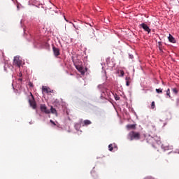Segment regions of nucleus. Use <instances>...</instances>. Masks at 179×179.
Returning <instances> with one entry per match:
<instances>
[{
    "mask_svg": "<svg viewBox=\"0 0 179 179\" xmlns=\"http://www.w3.org/2000/svg\"><path fill=\"white\" fill-rule=\"evenodd\" d=\"M49 3L50 5H51L50 8L45 7L44 4H40L38 2H36V1H33L32 6H35V8H37L38 9H40L41 8V9H45V10H47V9L50 8V10H53L55 13H58V11L55 10V9H57V6H55L54 4H52V3L50 1H49Z\"/></svg>",
    "mask_w": 179,
    "mask_h": 179,
    "instance_id": "nucleus-1",
    "label": "nucleus"
},
{
    "mask_svg": "<svg viewBox=\"0 0 179 179\" xmlns=\"http://www.w3.org/2000/svg\"><path fill=\"white\" fill-rule=\"evenodd\" d=\"M127 139L129 141H138V139H141V134L136 131H130L127 136Z\"/></svg>",
    "mask_w": 179,
    "mask_h": 179,
    "instance_id": "nucleus-2",
    "label": "nucleus"
},
{
    "mask_svg": "<svg viewBox=\"0 0 179 179\" xmlns=\"http://www.w3.org/2000/svg\"><path fill=\"white\" fill-rule=\"evenodd\" d=\"M31 99L29 100V106L34 109L36 110L37 108V103H36V100H34V96L33 94L30 93Z\"/></svg>",
    "mask_w": 179,
    "mask_h": 179,
    "instance_id": "nucleus-3",
    "label": "nucleus"
},
{
    "mask_svg": "<svg viewBox=\"0 0 179 179\" xmlns=\"http://www.w3.org/2000/svg\"><path fill=\"white\" fill-rule=\"evenodd\" d=\"M147 142H148V143H155V142L159 143L160 142V137L157 136H155L154 137L151 136L149 139H147Z\"/></svg>",
    "mask_w": 179,
    "mask_h": 179,
    "instance_id": "nucleus-4",
    "label": "nucleus"
},
{
    "mask_svg": "<svg viewBox=\"0 0 179 179\" xmlns=\"http://www.w3.org/2000/svg\"><path fill=\"white\" fill-rule=\"evenodd\" d=\"M13 64L16 66H18V68H20V66H22V61L20 60V56L14 57Z\"/></svg>",
    "mask_w": 179,
    "mask_h": 179,
    "instance_id": "nucleus-5",
    "label": "nucleus"
},
{
    "mask_svg": "<svg viewBox=\"0 0 179 179\" xmlns=\"http://www.w3.org/2000/svg\"><path fill=\"white\" fill-rule=\"evenodd\" d=\"M40 108H41V111L42 113H44L45 114L50 113V109L47 108V106H45V104H41Z\"/></svg>",
    "mask_w": 179,
    "mask_h": 179,
    "instance_id": "nucleus-6",
    "label": "nucleus"
},
{
    "mask_svg": "<svg viewBox=\"0 0 179 179\" xmlns=\"http://www.w3.org/2000/svg\"><path fill=\"white\" fill-rule=\"evenodd\" d=\"M75 67L78 71V72L81 73V75H85V69L82 64H75Z\"/></svg>",
    "mask_w": 179,
    "mask_h": 179,
    "instance_id": "nucleus-7",
    "label": "nucleus"
},
{
    "mask_svg": "<svg viewBox=\"0 0 179 179\" xmlns=\"http://www.w3.org/2000/svg\"><path fill=\"white\" fill-rule=\"evenodd\" d=\"M140 27H141L142 29H143V30L145 31H147V33L149 34V33H150L151 29L149 27V26H148V24H145V23H141L140 25Z\"/></svg>",
    "mask_w": 179,
    "mask_h": 179,
    "instance_id": "nucleus-8",
    "label": "nucleus"
},
{
    "mask_svg": "<svg viewBox=\"0 0 179 179\" xmlns=\"http://www.w3.org/2000/svg\"><path fill=\"white\" fill-rule=\"evenodd\" d=\"M42 92L48 94V93H52L53 90H51V89L47 86H43Z\"/></svg>",
    "mask_w": 179,
    "mask_h": 179,
    "instance_id": "nucleus-9",
    "label": "nucleus"
},
{
    "mask_svg": "<svg viewBox=\"0 0 179 179\" xmlns=\"http://www.w3.org/2000/svg\"><path fill=\"white\" fill-rule=\"evenodd\" d=\"M98 89H99V90H101V92L104 93V90H106V89H107V86L106 85L105 83L100 84L98 85Z\"/></svg>",
    "mask_w": 179,
    "mask_h": 179,
    "instance_id": "nucleus-10",
    "label": "nucleus"
},
{
    "mask_svg": "<svg viewBox=\"0 0 179 179\" xmlns=\"http://www.w3.org/2000/svg\"><path fill=\"white\" fill-rule=\"evenodd\" d=\"M52 50H53L55 57H58V55H59V54H60L59 53V48H56L55 46H53Z\"/></svg>",
    "mask_w": 179,
    "mask_h": 179,
    "instance_id": "nucleus-11",
    "label": "nucleus"
},
{
    "mask_svg": "<svg viewBox=\"0 0 179 179\" xmlns=\"http://www.w3.org/2000/svg\"><path fill=\"white\" fill-rule=\"evenodd\" d=\"M172 146L166 145V144H162V149H163V150L166 151V150H170L172 149Z\"/></svg>",
    "mask_w": 179,
    "mask_h": 179,
    "instance_id": "nucleus-12",
    "label": "nucleus"
},
{
    "mask_svg": "<svg viewBox=\"0 0 179 179\" xmlns=\"http://www.w3.org/2000/svg\"><path fill=\"white\" fill-rule=\"evenodd\" d=\"M127 129L128 131H131V129H136V124H127L126 126Z\"/></svg>",
    "mask_w": 179,
    "mask_h": 179,
    "instance_id": "nucleus-13",
    "label": "nucleus"
},
{
    "mask_svg": "<svg viewBox=\"0 0 179 179\" xmlns=\"http://www.w3.org/2000/svg\"><path fill=\"white\" fill-rule=\"evenodd\" d=\"M168 39L170 43H172L173 44L176 43V38H174V36L171 34H169Z\"/></svg>",
    "mask_w": 179,
    "mask_h": 179,
    "instance_id": "nucleus-14",
    "label": "nucleus"
},
{
    "mask_svg": "<svg viewBox=\"0 0 179 179\" xmlns=\"http://www.w3.org/2000/svg\"><path fill=\"white\" fill-rule=\"evenodd\" d=\"M50 111L52 114H55V115H58V113H57V109H55V108L50 106Z\"/></svg>",
    "mask_w": 179,
    "mask_h": 179,
    "instance_id": "nucleus-15",
    "label": "nucleus"
},
{
    "mask_svg": "<svg viewBox=\"0 0 179 179\" xmlns=\"http://www.w3.org/2000/svg\"><path fill=\"white\" fill-rule=\"evenodd\" d=\"M90 124H92V122L89 120H84V124L83 125V127H85V125H90Z\"/></svg>",
    "mask_w": 179,
    "mask_h": 179,
    "instance_id": "nucleus-16",
    "label": "nucleus"
},
{
    "mask_svg": "<svg viewBox=\"0 0 179 179\" xmlns=\"http://www.w3.org/2000/svg\"><path fill=\"white\" fill-rule=\"evenodd\" d=\"M166 98L171 99V95L170 94V88L166 90Z\"/></svg>",
    "mask_w": 179,
    "mask_h": 179,
    "instance_id": "nucleus-17",
    "label": "nucleus"
},
{
    "mask_svg": "<svg viewBox=\"0 0 179 179\" xmlns=\"http://www.w3.org/2000/svg\"><path fill=\"white\" fill-rule=\"evenodd\" d=\"M155 91L158 93V94H162V93H163V89L162 88L156 89Z\"/></svg>",
    "mask_w": 179,
    "mask_h": 179,
    "instance_id": "nucleus-18",
    "label": "nucleus"
},
{
    "mask_svg": "<svg viewBox=\"0 0 179 179\" xmlns=\"http://www.w3.org/2000/svg\"><path fill=\"white\" fill-rule=\"evenodd\" d=\"M74 127L77 131L80 129V124L79 123H76Z\"/></svg>",
    "mask_w": 179,
    "mask_h": 179,
    "instance_id": "nucleus-19",
    "label": "nucleus"
},
{
    "mask_svg": "<svg viewBox=\"0 0 179 179\" xmlns=\"http://www.w3.org/2000/svg\"><path fill=\"white\" fill-rule=\"evenodd\" d=\"M108 149H109L110 152H113V150L114 149V146L113 145V144H110L108 145Z\"/></svg>",
    "mask_w": 179,
    "mask_h": 179,
    "instance_id": "nucleus-20",
    "label": "nucleus"
},
{
    "mask_svg": "<svg viewBox=\"0 0 179 179\" xmlns=\"http://www.w3.org/2000/svg\"><path fill=\"white\" fill-rule=\"evenodd\" d=\"M172 92L173 93H174V94H178V90H177V88H172Z\"/></svg>",
    "mask_w": 179,
    "mask_h": 179,
    "instance_id": "nucleus-21",
    "label": "nucleus"
},
{
    "mask_svg": "<svg viewBox=\"0 0 179 179\" xmlns=\"http://www.w3.org/2000/svg\"><path fill=\"white\" fill-rule=\"evenodd\" d=\"M8 67H9V65L8 64H6L4 65V71H5V72H8V69L7 68H8Z\"/></svg>",
    "mask_w": 179,
    "mask_h": 179,
    "instance_id": "nucleus-22",
    "label": "nucleus"
},
{
    "mask_svg": "<svg viewBox=\"0 0 179 179\" xmlns=\"http://www.w3.org/2000/svg\"><path fill=\"white\" fill-rule=\"evenodd\" d=\"M115 100L118 101L120 100V96H118L117 94L114 95Z\"/></svg>",
    "mask_w": 179,
    "mask_h": 179,
    "instance_id": "nucleus-23",
    "label": "nucleus"
},
{
    "mask_svg": "<svg viewBox=\"0 0 179 179\" xmlns=\"http://www.w3.org/2000/svg\"><path fill=\"white\" fill-rule=\"evenodd\" d=\"M162 42H159V50H160V51H163V50H162Z\"/></svg>",
    "mask_w": 179,
    "mask_h": 179,
    "instance_id": "nucleus-24",
    "label": "nucleus"
},
{
    "mask_svg": "<svg viewBox=\"0 0 179 179\" xmlns=\"http://www.w3.org/2000/svg\"><path fill=\"white\" fill-rule=\"evenodd\" d=\"M155 101H152L151 103V108L153 110V108H155Z\"/></svg>",
    "mask_w": 179,
    "mask_h": 179,
    "instance_id": "nucleus-25",
    "label": "nucleus"
},
{
    "mask_svg": "<svg viewBox=\"0 0 179 179\" xmlns=\"http://www.w3.org/2000/svg\"><path fill=\"white\" fill-rule=\"evenodd\" d=\"M129 58L130 59H134V55H132V54H129Z\"/></svg>",
    "mask_w": 179,
    "mask_h": 179,
    "instance_id": "nucleus-26",
    "label": "nucleus"
},
{
    "mask_svg": "<svg viewBox=\"0 0 179 179\" xmlns=\"http://www.w3.org/2000/svg\"><path fill=\"white\" fill-rule=\"evenodd\" d=\"M125 80H126V82H129L131 80V78L130 77H126Z\"/></svg>",
    "mask_w": 179,
    "mask_h": 179,
    "instance_id": "nucleus-27",
    "label": "nucleus"
},
{
    "mask_svg": "<svg viewBox=\"0 0 179 179\" xmlns=\"http://www.w3.org/2000/svg\"><path fill=\"white\" fill-rule=\"evenodd\" d=\"M64 20H66L67 22V23H72L69 20H66V17H65V15H64Z\"/></svg>",
    "mask_w": 179,
    "mask_h": 179,
    "instance_id": "nucleus-28",
    "label": "nucleus"
},
{
    "mask_svg": "<svg viewBox=\"0 0 179 179\" xmlns=\"http://www.w3.org/2000/svg\"><path fill=\"white\" fill-rule=\"evenodd\" d=\"M124 71H120V76H124Z\"/></svg>",
    "mask_w": 179,
    "mask_h": 179,
    "instance_id": "nucleus-29",
    "label": "nucleus"
},
{
    "mask_svg": "<svg viewBox=\"0 0 179 179\" xmlns=\"http://www.w3.org/2000/svg\"><path fill=\"white\" fill-rule=\"evenodd\" d=\"M17 76H19L20 78H22V76H23V74H22V73H19Z\"/></svg>",
    "mask_w": 179,
    "mask_h": 179,
    "instance_id": "nucleus-30",
    "label": "nucleus"
},
{
    "mask_svg": "<svg viewBox=\"0 0 179 179\" xmlns=\"http://www.w3.org/2000/svg\"><path fill=\"white\" fill-rule=\"evenodd\" d=\"M100 97H101V100H104V99H106L104 96H103V94H101Z\"/></svg>",
    "mask_w": 179,
    "mask_h": 179,
    "instance_id": "nucleus-31",
    "label": "nucleus"
},
{
    "mask_svg": "<svg viewBox=\"0 0 179 179\" xmlns=\"http://www.w3.org/2000/svg\"><path fill=\"white\" fill-rule=\"evenodd\" d=\"M50 121L51 124H52L53 125H55V122L52 121V120H50Z\"/></svg>",
    "mask_w": 179,
    "mask_h": 179,
    "instance_id": "nucleus-32",
    "label": "nucleus"
},
{
    "mask_svg": "<svg viewBox=\"0 0 179 179\" xmlns=\"http://www.w3.org/2000/svg\"><path fill=\"white\" fill-rule=\"evenodd\" d=\"M176 104H177L178 107H179V99H177Z\"/></svg>",
    "mask_w": 179,
    "mask_h": 179,
    "instance_id": "nucleus-33",
    "label": "nucleus"
},
{
    "mask_svg": "<svg viewBox=\"0 0 179 179\" xmlns=\"http://www.w3.org/2000/svg\"><path fill=\"white\" fill-rule=\"evenodd\" d=\"M126 86H129V81H126Z\"/></svg>",
    "mask_w": 179,
    "mask_h": 179,
    "instance_id": "nucleus-34",
    "label": "nucleus"
},
{
    "mask_svg": "<svg viewBox=\"0 0 179 179\" xmlns=\"http://www.w3.org/2000/svg\"><path fill=\"white\" fill-rule=\"evenodd\" d=\"M29 86H30V87H33V83H29Z\"/></svg>",
    "mask_w": 179,
    "mask_h": 179,
    "instance_id": "nucleus-35",
    "label": "nucleus"
},
{
    "mask_svg": "<svg viewBox=\"0 0 179 179\" xmlns=\"http://www.w3.org/2000/svg\"><path fill=\"white\" fill-rule=\"evenodd\" d=\"M71 24L73 26V27H74L75 29H78V28H76V26L75 25V24H73V23L71 22Z\"/></svg>",
    "mask_w": 179,
    "mask_h": 179,
    "instance_id": "nucleus-36",
    "label": "nucleus"
},
{
    "mask_svg": "<svg viewBox=\"0 0 179 179\" xmlns=\"http://www.w3.org/2000/svg\"><path fill=\"white\" fill-rule=\"evenodd\" d=\"M94 37V32H92V35L91 36V38H93Z\"/></svg>",
    "mask_w": 179,
    "mask_h": 179,
    "instance_id": "nucleus-37",
    "label": "nucleus"
},
{
    "mask_svg": "<svg viewBox=\"0 0 179 179\" xmlns=\"http://www.w3.org/2000/svg\"><path fill=\"white\" fill-rule=\"evenodd\" d=\"M152 127L154 131H156V127H155V126H152Z\"/></svg>",
    "mask_w": 179,
    "mask_h": 179,
    "instance_id": "nucleus-38",
    "label": "nucleus"
},
{
    "mask_svg": "<svg viewBox=\"0 0 179 179\" xmlns=\"http://www.w3.org/2000/svg\"><path fill=\"white\" fill-rule=\"evenodd\" d=\"M18 80H20V82H22L23 80L22 78H19Z\"/></svg>",
    "mask_w": 179,
    "mask_h": 179,
    "instance_id": "nucleus-39",
    "label": "nucleus"
},
{
    "mask_svg": "<svg viewBox=\"0 0 179 179\" xmlns=\"http://www.w3.org/2000/svg\"><path fill=\"white\" fill-rule=\"evenodd\" d=\"M114 148L115 149L117 148V145L115 144H114Z\"/></svg>",
    "mask_w": 179,
    "mask_h": 179,
    "instance_id": "nucleus-40",
    "label": "nucleus"
},
{
    "mask_svg": "<svg viewBox=\"0 0 179 179\" xmlns=\"http://www.w3.org/2000/svg\"><path fill=\"white\" fill-rule=\"evenodd\" d=\"M36 48H40V46L37 45V46H36Z\"/></svg>",
    "mask_w": 179,
    "mask_h": 179,
    "instance_id": "nucleus-41",
    "label": "nucleus"
},
{
    "mask_svg": "<svg viewBox=\"0 0 179 179\" xmlns=\"http://www.w3.org/2000/svg\"><path fill=\"white\" fill-rule=\"evenodd\" d=\"M90 26H91V27H92V24H90Z\"/></svg>",
    "mask_w": 179,
    "mask_h": 179,
    "instance_id": "nucleus-42",
    "label": "nucleus"
}]
</instances>
